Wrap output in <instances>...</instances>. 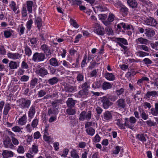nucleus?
Returning a JSON list of instances; mask_svg holds the SVG:
<instances>
[{
  "label": "nucleus",
  "instance_id": "f257e3e1",
  "mask_svg": "<svg viewBox=\"0 0 158 158\" xmlns=\"http://www.w3.org/2000/svg\"><path fill=\"white\" fill-rule=\"evenodd\" d=\"M17 105L21 109L28 108L31 103V101L26 98H21L17 101Z\"/></svg>",
  "mask_w": 158,
  "mask_h": 158
},
{
  "label": "nucleus",
  "instance_id": "f03ea898",
  "mask_svg": "<svg viewBox=\"0 0 158 158\" xmlns=\"http://www.w3.org/2000/svg\"><path fill=\"white\" fill-rule=\"evenodd\" d=\"M45 59V56L43 52H36L32 56V60L35 62H38L44 61Z\"/></svg>",
  "mask_w": 158,
  "mask_h": 158
},
{
  "label": "nucleus",
  "instance_id": "7ed1b4c3",
  "mask_svg": "<svg viewBox=\"0 0 158 158\" xmlns=\"http://www.w3.org/2000/svg\"><path fill=\"white\" fill-rule=\"evenodd\" d=\"M115 105L116 108L119 110H123L125 109L126 106L125 100L123 98L119 99L116 102Z\"/></svg>",
  "mask_w": 158,
  "mask_h": 158
},
{
  "label": "nucleus",
  "instance_id": "20e7f679",
  "mask_svg": "<svg viewBox=\"0 0 158 158\" xmlns=\"http://www.w3.org/2000/svg\"><path fill=\"white\" fill-rule=\"evenodd\" d=\"M36 73L37 75L44 77L48 74V72L47 69L44 67H41L40 66L39 69L36 70Z\"/></svg>",
  "mask_w": 158,
  "mask_h": 158
},
{
  "label": "nucleus",
  "instance_id": "39448f33",
  "mask_svg": "<svg viewBox=\"0 0 158 158\" xmlns=\"http://www.w3.org/2000/svg\"><path fill=\"white\" fill-rule=\"evenodd\" d=\"M117 29L120 31H121V29L122 28H123L124 30H130L133 31L134 30V28L132 25L124 23H118L117 25Z\"/></svg>",
  "mask_w": 158,
  "mask_h": 158
},
{
  "label": "nucleus",
  "instance_id": "423d86ee",
  "mask_svg": "<svg viewBox=\"0 0 158 158\" xmlns=\"http://www.w3.org/2000/svg\"><path fill=\"white\" fill-rule=\"evenodd\" d=\"M102 103L104 109H107L109 107L111 106L113 103L110 101L109 99L107 98L104 97L102 100Z\"/></svg>",
  "mask_w": 158,
  "mask_h": 158
},
{
  "label": "nucleus",
  "instance_id": "0eeeda50",
  "mask_svg": "<svg viewBox=\"0 0 158 158\" xmlns=\"http://www.w3.org/2000/svg\"><path fill=\"white\" fill-rule=\"evenodd\" d=\"M7 56L9 58L14 60H15L20 58L22 56V54H20L18 52H9L7 53Z\"/></svg>",
  "mask_w": 158,
  "mask_h": 158
},
{
  "label": "nucleus",
  "instance_id": "6e6552de",
  "mask_svg": "<svg viewBox=\"0 0 158 158\" xmlns=\"http://www.w3.org/2000/svg\"><path fill=\"white\" fill-rule=\"evenodd\" d=\"M116 115L118 116L119 118H117L116 121V124L121 129L124 128V125L123 123V119L122 115L118 113H115Z\"/></svg>",
  "mask_w": 158,
  "mask_h": 158
},
{
  "label": "nucleus",
  "instance_id": "1a4fd4ad",
  "mask_svg": "<svg viewBox=\"0 0 158 158\" xmlns=\"http://www.w3.org/2000/svg\"><path fill=\"white\" fill-rule=\"evenodd\" d=\"M95 24L97 27L94 29V32L98 35H103L104 34V28L100 26L98 23H95Z\"/></svg>",
  "mask_w": 158,
  "mask_h": 158
},
{
  "label": "nucleus",
  "instance_id": "9d476101",
  "mask_svg": "<svg viewBox=\"0 0 158 158\" xmlns=\"http://www.w3.org/2000/svg\"><path fill=\"white\" fill-rule=\"evenodd\" d=\"M3 143L6 148L12 149L14 147L13 144L12 143L9 137H7L4 140Z\"/></svg>",
  "mask_w": 158,
  "mask_h": 158
},
{
  "label": "nucleus",
  "instance_id": "9b49d317",
  "mask_svg": "<svg viewBox=\"0 0 158 158\" xmlns=\"http://www.w3.org/2000/svg\"><path fill=\"white\" fill-rule=\"evenodd\" d=\"M89 92L88 89H82L78 92L79 97L81 98H86L89 95Z\"/></svg>",
  "mask_w": 158,
  "mask_h": 158
},
{
  "label": "nucleus",
  "instance_id": "f8f14e48",
  "mask_svg": "<svg viewBox=\"0 0 158 158\" xmlns=\"http://www.w3.org/2000/svg\"><path fill=\"white\" fill-rule=\"evenodd\" d=\"M145 23L147 25L152 26H155L157 24L156 20L152 17L147 19L145 20Z\"/></svg>",
  "mask_w": 158,
  "mask_h": 158
},
{
  "label": "nucleus",
  "instance_id": "ddd939ff",
  "mask_svg": "<svg viewBox=\"0 0 158 158\" xmlns=\"http://www.w3.org/2000/svg\"><path fill=\"white\" fill-rule=\"evenodd\" d=\"M115 16L112 14L110 13L107 21H103V23L106 25L108 26L110 24V23L113 22Z\"/></svg>",
  "mask_w": 158,
  "mask_h": 158
},
{
  "label": "nucleus",
  "instance_id": "4468645a",
  "mask_svg": "<svg viewBox=\"0 0 158 158\" xmlns=\"http://www.w3.org/2000/svg\"><path fill=\"white\" fill-rule=\"evenodd\" d=\"M115 40L119 46L123 44L125 45H128V43L127 40L124 38H116Z\"/></svg>",
  "mask_w": 158,
  "mask_h": 158
},
{
  "label": "nucleus",
  "instance_id": "2eb2a0df",
  "mask_svg": "<svg viewBox=\"0 0 158 158\" xmlns=\"http://www.w3.org/2000/svg\"><path fill=\"white\" fill-rule=\"evenodd\" d=\"M14 154V152L11 151L4 150L3 151L2 155L3 158H8L13 156Z\"/></svg>",
  "mask_w": 158,
  "mask_h": 158
},
{
  "label": "nucleus",
  "instance_id": "dca6fc26",
  "mask_svg": "<svg viewBox=\"0 0 158 158\" xmlns=\"http://www.w3.org/2000/svg\"><path fill=\"white\" fill-rule=\"evenodd\" d=\"M9 6L10 9L15 13L16 14L19 13L20 11L18 10L17 11H16L18 8V6H16V3L13 1H11L10 4L9 5Z\"/></svg>",
  "mask_w": 158,
  "mask_h": 158
},
{
  "label": "nucleus",
  "instance_id": "f3484780",
  "mask_svg": "<svg viewBox=\"0 0 158 158\" xmlns=\"http://www.w3.org/2000/svg\"><path fill=\"white\" fill-rule=\"evenodd\" d=\"M35 113V106L32 105L31 106L28 111V117L31 119L32 118L34 117Z\"/></svg>",
  "mask_w": 158,
  "mask_h": 158
},
{
  "label": "nucleus",
  "instance_id": "a211bd4d",
  "mask_svg": "<svg viewBox=\"0 0 158 158\" xmlns=\"http://www.w3.org/2000/svg\"><path fill=\"white\" fill-rule=\"evenodd\" d=\"M27 121V117L26 114L23 115L19 118L18 120L19 125L21 126L24 125L26 124Z\"/></svg>",
  "mask_w": 158,
  "mask_h": 158
},
{
  "label": "nucleus",
  "instance_id": "6ab92c4d",
  "mask_svg": "<svg viewBox=\"0 0 158 158\" xmlns=\"http://www.w3.org/2000/svg\"><path fill=\"white\" fill-rule=\"evenodd\" d=\"M33 6V2L31 1H28L26 2V7L29 13L32 12V7Z\"/></svg>",
  "mask_w": 158,
  "mask_h": 158
},
{
  "label": "nucleus",
  "instance_id": "aec40b11",
  "mask_svg": "<svg viewBox=\"0 0 158 158\" xmlns=\"http://www.w3.org/2000/svg\"><path fill=\"white\" fill-rule=\"evenodd\" d=\"M68 107L70 108L73 107L75 104V101L73 100L72 98H69L66 102Z\"/></svg>",
  "mask_w": 158,
  "mask_h": 158
},
{
  "label": "nucleus",
  "instance_id": "412c9836",
  "mask_svg": "<svg viewBox=\"0 0 158 158\" xmlns=\"http://www.w3.org/2000/svg\"><path fill=\"white\" fill-rule=\"evenodd\" d=\"M58 110L57 108L55 107H52L48 109V114L49 116L57 114L58 113Z\"/></svg>",
  "mask_w": 158,
  "mask_h": 158
},
{
  "label": "nucleus",
  "instance_id": "4be33fe9",
  "mask_svg": "<svg viewBox=\"0 0 158 158\" xmlns=\"http://www.w3.org/2000/svg\"><path fill=\"white\" fill-rule=\"evenodd\" d=\"M29 153L31 154H35L38 152V146L35 144L32 145L31 148L29 150Z\"/></svg>",
  "mask_w": 158,
  "mask_h": 158
},
{
  "label": "nucleus",
  "instance_id": "5701e85b",
  "mask_svg": "<svg viewBox=\"0 0 158 158\" xmlns=\"http://www.w3.org/2000/svg\"><path fill=\"white\" fill-rule=\"evenodd\" d=\"M145 35L148 37L153 36L155 34L154 31L150 28L146 29L145 30Z\"/></svg>",
  "mask_w": 158,
  "mask_h": 158
},
{
  "label": "nucleus",
  "instance_id": "b1692460",
  "mask_svg": "<svg viewBox=\"0 0 158 158\" xmlns=\"http://www.w3.org/2000/svg\"><path fill=\"white\" fill-rule=\"evenodd\" d=\"M19 64L16 62L11 61L9 64V67L10 69H17L19 66Z\"/></svg>",
  "mask_w": 158,
  "mask_h": 158
},
{
  "label": "nucleus",
  "instance_id": "393cba45",
  "mask_svg": "<svg viewBox=\"0 0 158 158\" xmlns=\"http://www.w3.org/2000/svg\"><path fill=\"white\" fill-rule=\"evenodd\" d=\"M136 41L137 44L140 43L141 44L147 45L148 44L149 41L146 39L140 37L136 40Z\"/></svg>",
  "mask_w": 158,
  "mask_h": 158
},
{
  "label": "nucleus",
  "instance_id": "a878e982",
  "mask_svg": "<svg viewBox=\"0 0 158 158\" xmlns=\"http://www.w3.org/2000/svg\"><path fill=\"white\" fill-rule=\"evenodd\" d=\"M157 92L155 91H152L148 92L145 94L146 98H150L154 97H155L157 95Z\"/></svg>",
  "mask_w": 158,
  "mask_h": 158
},
{
  "label": "nucleus",
  "instance_id": "bb28decb",
  "mask_svg": "<svg viewBox=\"0 0 158 158\" xmlns=\"http://www.w3.org/2000/svg\"><path fill=\"white\" fill-rule=\"evenodd\" d=\"M35 24L37 25L39 30H40L42 26V19L40 18L37 17L36 18L35 20Z\"/></svg>",
  "mask_w": 158,
  "mask_h": 158
},
{
  "label": "nucleus",
  "instance_id": "cd10ccee",
  "mask_svg": "<svg viewBox=\"0 0 158 158\" xmlns=\"http://www.w3.org/2000/svg\"><path fill=\"white\" fill-rule=\"evenodd\" d=\"M135 54L137 56L140 57H143L149 55L148 53L142 51L136 52Z\"/></svg>",
  "mask_w": 158,
  "mask_h": 158
},
{
  "label": "nucleus",
  "instance_id": "c85d7f7f",
  "mask_svg": "<svg viewBox=\"0 0 158 158\" xmlns=\"http://www.w3.org/2000/svg\"><path fill=\"white\" fill-rule=\"evenodd\" d=\"M94 9H97V11L101 12L107 10V8L104 5H97L94 8Z\"/></svg>",
  "mask_w": 158,
  "mask_h": 158
},
{
  "label": "nucleus",
  "instance_id": "c756f323",
  "mask_svg": "<svg viewBox=\"0 0 158 158\" xmlns=\"http://www.w3.org/2000/svg\"><path fill=\"white\" fill-rule=\"evenodd\" d=\"M127 3L132 8H136L137 6L138 3L136 0H127Z\"/></svg>",
  "mask_w": 158,
  "mask_h": 158
},
{
  "label": "nucleus",
  "instance_id": "7c9ffc66",
  "mask_svg": "<svg viewBox=\"0 0 158 158\" xmlns=\"http://www.w3.org/2000/svg\"><path fill=\"white\" fill-rule=\"evenodd\" d=\"M136 48L141 50H143L147 52H148L150 51L149 48L145 44L138 45Z\"/></svg>",
  "mask_w": 158,
  "mask_h": 158
},
{
  "label": "nucleus",
  "instance_id": "2f4dec72",
  "mask_svg": "<svg viewBox=\"0 0 158 158\" xmlns=\"http://www.w3.org/2000/svg\"><path fill=\"white\" fill-rule=\"evenodd\" d=\"M105 78L108 80L112 81L115 79L114 75L112 73H107L105 74Z\"/></svg>",
  "mask_w": 158,
  "mask_h": 158
},
{
  "label": "nucleus",
  "instance_id": "473e14b6",
  "mask_svg": "<svg viewBox=\"0 0 158 158\" xmlns=\"http://www.w3.org/2000/svg\"><path fill=\"white\" fill-rule=\"evenodd\" d=\"M102 81L101 80L97 81L94 82L92 84V87L94 89H98L101 87Z\"/></svg>",
  "mask_w": 158,
  "mask_h": 158
},
{
  "label": "nucleus",
  "instance_id": "72a5a7b5",
  "mask_svg": "<svg viewBox=\"0 0 158 158\" xmlns=\"http://www.w3.org/2000/svg\"><path fill=\"white\" fill-rule=\"evenodd\" d=\"M112 116L111 113L109 111L105 112L103 114V118L106 120H110L111 119Z\"/></svg>",
  "mask_w": 158,
  "mask_h": 158
},
{
  "label": "nucleus",
  "instance_id": "f704fd0d",
  "mask_svg": "<svg viewBox=\"0 0 158 158\" xmlns=\"http://www.w3.org/2000/svg\"><path fill=\"white\" fill-rule=\"evenodd\" d=\"M49 62L50 64L53 66L56 67L59 65L58 61L55 58H51L49 60Z\"/></svg>",
  "mask_w": 158,
  "mask_h": 158
},
{
  "label": "nucleus",
  "instance_id": "c9c22d12",
  "mask_svg": "<svg viewBox=\"0 0 158 158\" xmlns=\"http://www.w3.org/2000/svg\"><path fill=\"white\" fill-rule=\"evenodd\" d=\"M102 86V89L105 90L110 89L112 87V85L110 83L106 81L104 82Z\"/></svg>",
  "mask_w": 158,
  "mask_h": 158
},
{
  "label": "nucleus",
  "instance_id": "e433bc0d",
  "mask_svg": "<svg viewBox=\"0 0 158 158\" xmlns=\"http://www.w3.org/2000/svg\"><path fill=\"white\" fill-rule=\"evenodd\" d=\"M120 11L124 16H126L128 13V9L124 5L120 9Z\"/></svg>",
  "mask_w": 158,
  "mask_h": 158
},
{
  "label": "nucleus",
  "instance_id": "4c0bfd02",
  "mask_svg": "<svg viewBox=\"0 0 158 158\" xmlns=\"http://www.w3.org/2000/svg\"><path fill=\"white\" fill-rule=\"evenodd\" d=\"M85 131L88 135L93 136L95 133V130L92 127H88L86 129Z\"/></svg>",
  "mask_w": 158,
  "mask_h": 158
},
{
  "label": "nucleus",
  "instance_id": "58836bf2",
  "mask_svg": "<svg viewBox=\"0 0 158 158\" xmlns=\"http://www.w3.org/2000/svg\"><path fill=\"white\" fill-rule=\"evenodd\" d=\"M58 81V79L56 77L51 78L49 79L48 81V84L51 85H53L54 84H56Z\"/></svg>",
  "mask_w": 158,
  "mask_h": 158
},
{
  "label": "nucleus",
  "instance_id": "ea45409f",
  "mask_svg": "<svg viewBox=\"0 0 158 158\" xmlns=\"http://www.w3.org/2000/svg\"><path fill=\"white\" fill-rule=\"evenodd\" d=\"M11 107L10 106V105L8 103L6 104L3 110V114L5 115H7Z\"/></svg>",
  "mask_w": 158,
  "mask_h": 158
},
{
  "label": "nucleus",
  "instance_id": "a19ab883",
  "mask_svg": "<svg viewBox=\"0 0 158 158\" xmlns=\"http://www.w3.org/2000/svg\"><path fill=\"white\" fill-rule=\"evenodd\" d=\"M122 147L119 146L115 147L112 151V154L117 155L118 154L121 149Z\"/></svg>",
  "mask_w": 158,
  "mask_h": 158
},
{
  "label": "nucleus",
  "instance_id": "79ce46f5",
  "mask_svg": "<svg viewBox=\"0 0 158 158\" xmlns=\"http://www.w3.org/2000/svg\"><path fill=\"white\" fill-rule=\"evenodd\" d=\"M65 90L68 92H74L76 91V88L73 86H68L65 87Z\"/></svg>",
  "mask_w": 158,
  "mask_h": 158
},
{
  "label": "nucleus",
  "instance_id": "37998d69",
  "mask_svg": "<svg viewBox=\"0 0 158 158\" xmlns=\"http://www.w3.org/2000/svg\"><path fill=\"white\" fill-rule=\"evenodd\" d=\"M18 29L19 31V32L20 35L24 34L25 27L24 26L23 24H21L19 25Z\"/></svg>",
  "mask_w": 158,
  "mask_h": 158
},
{
  "label": "nucleus",
  "instance_id": "c03bdc74",
  "mask_svg": "<svg viewBox=\"0 0 158 158\" xmlns=\"http://www.w3.org/2000/svg\"><path fill=\"white\" fill-rule=\"evenodd\" d=\"M33 23V20L31 19H30L27 22L26 26L27 29L29 31H30L31 29Z\"/></svg>",
  "mask_w": 158,
  "mask_h": 158
},
{
  "label": "nucleus",
  "instance_id": "a18cd8bd",
  "mask_svg": "<svg viewBox=\"0 0 158 158\" xmlns=\"http://www.w3.org/2000/svg\"><path fill=\"white\" fill-rule=\"evenodd\" d=\"M89 152L88 149H85L81 152V158H87V155Z\"/></svg>",
  "mask_w": 158,
  "mask_h": 158
},
{
  "label": "nucleus",
  "instance_id": "49530a36",
  "mask_svg": "<svg viewBox=\"0 0 158 158\" xmlns=\"http://www.w3.org/2000/svg\"><path fill=\"white\" fill-rule=\"evenodd\" d=\"M37 41V39L36 38H33L30 39L28 41L29 45L32 46L33 45L36 44Z\"/></svg>",
  "mask_w": 158,
  "mask_h": 158
},
{
  "label": "nucleus",
  "instance_id": "de8ad7c7",
  "mask_svg": "<svg viewBox=\"0 0 158 158\" xmlns=\"http://www.w3.org/2000/svg\"><path fill=\"white\" fill-rule=\"evenodd\" d=\"M38 79L36 77H34L31 80L30 85V86L32 88H33L36 85L38 81Z\"/></svg>",
  "mask_w": 158,
  "mask_h": 158
},
{
  "label": "nucleus",
  "instance_id": "09e8293b",
  "mask_svg": "<svg viewBox=\"0 0 158 158\" xmlns=\"http://www.w3.org/2000/svg\"><path fill=\"white\" fill-rule=\"evenodd\" d=\"M71 156L73 158H79L80 156L77 153L76 151L73 149L71 152Z\"/></svg>",
  "mask_w": 158,
  "mask_h": 158
},
{
  "label": "nucleus",
  "instance_id": "8fccbe9b",
  "mask_svg": "<svg viewBox=\"0 0 158 158\" xmlns=\"http://www.w3.org/2000/svg\"><path fill=\"white\" fill-rule=\"evenodd\" d=\"M25 54L28 56H30L32 54V51L31 48L28 46H26L25 48Z\"/></svg>",
  "mask_w": 158,
  "mask_h": 158
},
{
  "label": "nucleus",
  "instance_id": "3c124183",
  "mask_svg": "<svg viewBox=\"0 0 158 158\" xmlns=\"http://www.w3.org/2000/svg\"><path fill=\"white\" fill-rule=\"evenodd\" d=\"M21 67V68L25 69H27L29 68V65L26 60H24L22 62Z\"/></svg>",
  "mask_w": 158,
  "mask_h": 158
},
{
  "label": "nucleus",
  "instance_id": "603ef678",
  "mask_svg": "<svg viewBox=\"0 0 158 158\" xmlns=\"http://www.w3.org/2000/svg\"><path fill=\"white\" fill-rule=\"evenodd\" d=\"M66 111L67 114L69 115H73L76 113L75 109H73L72 108L67 109Z\"/></svg>",
  "mask_w": 158,
  "mask_h": 158
},
{
  "label": "nucleus",
  "instance_id": "864d4df0",
  "mask_svg": "<svg viewBox=\"0 0 158 158\" xmlns=\"http://www.w3.org/2000/svg\"><path fill=\"white\" fill-rule=\"evenodd\" d=\"M137 138L138 139L142 142L143 143H144L146 141V139L143 134H138L137 135Z\"/></svg>",
  "mask_w": 158,
  "mask_h": 158
},
{
  "label": "nucleus",
  "instance_id": "5fc2aeb1",
  "mask_svg": "<svg viewBox=\"0 0 158 158\" xmlns=\"http://www.w3.org/2000/svg\"><path fill=\"white\" fill-rule=\"evenodd\" d=\"M17 152L19 154H23L25 152V149L23 146L20 145L17 149Z\"/></svg>",
  "mask_w": 158,
  "mask_h": 158
},
{
  "label": "nucleus",
  "instance_id": "6e6d98bb",
  "mask_svg": "<svg viewBox=\"0 0 158 158\" xmlns=\"http://www.w3.org/2000/svg\"><path fill=\"white\" fill-rule=\"evenodd\" d=\"M101 140V137L98 134H97L93 138L92 141L94 143H98Z\"/></svg>",
  "mask_w": 158,
  "mask_h": 158
},
{
  "label": "nucleus",
  "instance_id": "4d7b16f0",
  "mask_svg": "<svg viewBox=\"0 0 158 158\" xmlns=\"http://www.w3.org/2000/svg\"><path fill=\"white\" fill-rule=\"evenodd\" d=\"M39 122V120L37 118H35L32 121L31 124V126L33 127V129L36 127Z\"/></svg>",
  "mask_w": 158,
  "mask_h": 158
},
{
  "label": "nucleus",
  "instance_id": "13d9d810",
  "mask_svg": "<svg viewBox=\"0 0 158 158\" xmlns=\"http://www.w3.org/2000/svg\"><path fill=\"white\" fill-rule=\"evenodd\" d=\"M86 112L84 111L81 112L79 115V119L80 121H83L85 119Z\"/></svg>",
  "mask_w": 158,
  "mask_h": 158
},
{
  "label": "nucleus",
  "instance_id": "bf43d9fd",
  "mask_svg": "<svg viewBox=\"0 0 158 158\" xmlns=\"http://www.w3.org/2000/svg\"><path fill=\"white\" fill-rule=\"evenodd\" d=\"M46 94V92L45 90L44 89L40 90L38 92V97L39 98H41L45 95Z\"/></svg>",
  "mask_w": 158,
  "mask_h": 158
},
{
  "label": "nucleus",
  "instance_id": "052dcab7",
  "mask_svg": "<svg viewBox=\"0 0 158 158\" xmlns=\"http://www.w3.org/2000/svg\"><path fill=\"white\" fill-rule=\"evenodd\" d=\"M21 13L23 17H25L27 16V10L25 6H23L22 8Z\"/></svg>",
  "mask_w": 158,
  "mask_h": 158
},
{
  "label": "nucleus",
  "instance_id": "680f3d73",
  "mask_svg": "<svg viewBox=\"0 0 158 158\" xmlns=\"http://www.w3.org/2000/svg\"><path fill=\"white\" fill-rule=\"evenodd\" d=\"M124 120L125 123H123V125H124V128L125 127H127L131 129L132 127L129 124V122L128 118H125Z\"/></svg>",
  "mask_w": 158,
  "mask_h": 158
},
{
  "label": "nucleus",
  "instance_id": "e2e57ef3",
  "mask_svg": "<svg viewBox=\"0 0 158 158\" xmlns=\"http://www.w3.org/2000/svg\"><path fill=\"white\" fill-rule=\"evenodd\" d=\"M40 48L44 52L50 49L48 46L45 44H43L41 45Z\"/></svg>",
  "mask_w": 158,
  "mask_h": 158
},
{
  "label": "nucleus",
  "instance_id": "0e129e2a",
  "mask_svg": "<svg viewBox=\"0 0 158 158\" xmlns=\"http://www.w3.org/2000/svg\"><path fill=\"white\" fill-rule=\"evenodd\" d=\"M114 4L116 7L120 8L124 5L119 0L116 1Z\"/></svg>",
  "mask_w": 158,
  "mask_h": 158
},
{
  "label": "nucleus",
  "instance_id": "69168bd1",
  "mask_svg": "<svg viewBox=\"0 0 158 158\" xmlns=\"http://www.w3.org/2000/svg\"><path fill=\"white\" fill-rule=\"evenodd\" d=\"M76 79L78 81H81L84 80V75L82 73L78 74L76 77Z\"/></svg>",
  "mask_w": 158,
  "mask_h": 158
},
{
  "label": "nucleus",
  "instance_id": "338daca9",
  "mask_svg": "<svg viewBox=\"0 0 158 158\" xmlns=\"http://www.w3.org/2000/svg\"><path fill=\"white\" fill-rule=\"evenodd\" d=\"M115 92L117 96H119L124 93V89L123 88H121L119 90L115 91Z\"/></svg>",
  "mask_w": 158,
  "mask_h": 158
},
{
  "label": "nucleus",
  "instance_id": "774afa93",
  "mask_svg": "<svg viewBox=\"0 0 158 158\" xmlns=\"http://www.w3.org/2000/svg\"><path fill=\"white\" fill-rule=\"evenodd\" d=\"M151 46L152 48L158 51V41L154 43L151 44Z\"/></svg>",
  "mask_w": 158,
  "mask_h": 158
}]
</instances>
